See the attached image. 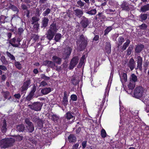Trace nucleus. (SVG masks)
Instances as JSON below:
<instances>
[{
	"instance_id": "aec40b11",
	"label": "nucleus",
	"mask_w": 149,
	"mask_h": 149,
	"mask_svg": "<svg viewBox=\"0 0 149 149\" xmlns=\"http://www.w3.org/2000/svg\"><path fill=\"white\" fill-rule=\"evenodd\" d=\"M51 91V89L50 87L45 88L42 89L41 91L42 94L45 95L48 94Z\"/></svg>"
},
{
	"instance_id": "864d4df0",
	"label": "nucleus",
	"mask_w": 149,
	"mask_h": 149,
	"mask_svg": "<svg viewBox=\"0 0 149 149\" xmlns=\"http://www.w3.org/2000/svg\"><path fill=\"white\" fill-rule=\"evenodd\" d=\"M39 119L38 117H37L36 116L34 115L32 118V121L36 123Z\"/></svg>"
},
{
	"instance_id": "de8ad7c7",
	"label": "nucleus",
	"mask_w": 149,
	"mask_h": 149,
	"mask_svg": "<svg viewBox=\"0 0 149 149\" xmlns=\"http://www.w3.org/2000/svg\"><path fill=\"white\" fill-rule=\"evenodd\" d=\"M59 119V117L55 115H53L52 116V119L54 121H57Z\"/></svg>"
},
{
	"instance_id": "37998d69",
	"label": "nucleus",
	"mask_w": 149,
	"mask_h": 149,
	"mask_svg": "<svg viewBox=\"0 0 149 149\" xmlns=\"http://www.w3.org/2000/svg\"><path fill=\"white\" fill-rule=\"evenodd\" d=\"M96 12V10L95 9H94L93 10H92L90 11H87L86 12L88 14L91 15H95Z\"/></svg>"
},
{
	"instance_id": "423d86ee",
	"label": "nucleus",
	"mask_w": 149,
	"mask_h": 149,
	"mask_svg": "<svg viewBox=\"0 0 149 149\" xmlns=\"http://www.w3.org/2000/svg\"><path fill=\"white\" fill-rule=\"evenodd\" d=\"M28 106L31 109L35 111H38L41 110L42 104L39 102H34L31 104H29Z\"/></svg>"
},
{
	"instance_id": "c85d7f7f",
	"label": "nucleus",
	"mask_w": 149,
	"mask_h": 149,
	"mask_svg": "<svg viewBox=\"0 0 149 149\" xmlns=\"http://www.w3.org/2000/svg\"><path fill=\"white\" fill-rule=\"evenodd\" d=\"M8 8L11 9L13 11L17 12V13L19 11V9L16 7L12 5L11 3L8 6Z\"/></svg>"
},
{
	"instance_id": "412c9836",
	"label": "nucleus",
	"mask_w": 149,
	"mask_h": 149,
	"mask_svg": "<svg viewBox=\"0 0 149 149\" xmlns=\"http://www.w3.org/2000/svg\"><path fill=\"white\" fill-rule=\"evenodd\" d=\"M52 60L54 62L58 64H60L61 62V59L56 56H54L52 58Z\"/></svg>"
},
{
	"instance_id": "473e14b6",
	"label": "nucleus",
	"mask_w": 149,
	"mask_h": 149,
	"mask_svg": "<svg viewBox=\"0 0 149 149\" xmlns=\"http://www.w3.org/2000/svg\"><path fill=\"white\" fill-rule=\"evenodd\" d=\"M121 80L122 82H126L127 81V77L126 73H123L122 74V76L121 78Z\"/></svg>"
},
{
	"instance_id": "6e6552de",
	"label": "nucleus",
	"mask_w": 149,
	"mask_h": 149,
	"mask_svg": "<svg viewBox=\"0 0 149 149\" xmlns=\"http://www.w3.org/2000/svg\"><path fill=\"white\" fill-rule=\"evenodd\" d=\"M78 60L79 58L77 56L73 57L70 61L69 69L70 70L73 69L77 64Z\"/></svg>"
},
{
	"instance_id": "338daca9",
	"label": "nucleus",
	"mask_w": 149,
	"mask_h": 149,
	"mask_svg": "<svg viewBox=\"0 0 149 149\" xmlns=\"http://www.w3.org/2000/svg\"><path fill=\"white\" fill-rule=\"evenodd\" d=\"M40 10L38 8H37L36 9V13L37 15L39 16L40 15Z\"/></svg>"
},
{
	"instance_id": "0e129e2a",
	"label": "nucleus",
	"mask_w": 149,
	"mask_h": 149,
	"mask_svg": "<svg viewBox=\"0 0 149 149\" xmlns=\"http://www.w3.org/2000/svg\"><path fill=\"white\" fill-rule=\"evenodd\" d=\"M39 26V24L38 23H36L33 25V27L36 30H37Z\"/></svg>"
},
{
	"instance_id": "7ed1b4c3",
	"label": "nucleus",
	"mask_w": 149,
	"mask_h": 149,
	"mask_svg": "<svg viewBox=\"0 0 149 149\" xmlns=\"http://www.w3.org/2000/svg\"><path fill=\"white\" fill-rule=\"evenodd\" d=\"M15 140L12 138L4 139L0 141V146L6 148L11 146L15 142Z\"/></svg>"
},
{
	"instance_id": "f8f14e48",
	"label": "nucleus",
	"mask_w": 149,
	"mask_h": 149,
	"mask_svg": "<svg viewBox=\"0 0 149 149\" xmlns=\"http://www.w3.org/2000/svg\"><path fill=\"white\" fill-rule=\"evenodd\" d=\"M137 59L136 62L137 64V69H139L141 71L142 70V58L140 56H138L137 57Z\"/></svg>"
},
{
	"instance_id": "c03bdc74",
	"label": "nucleus",
	"mask_w": 149,
	"mask_h": 149,
	"mask_svg": "<svg viewBox=\"0 0 149 149\" xmlns=\"http://www.w3.org/2000/svg\"><path fill=\"white\" fill-rule=\"evenodd\" d=\"M41 78L45 80H48L50 79L49 77L46 76L45 74H42L41 75Z\"/></svg>"
},
{
	"instance_id": "e2e57ef3",
	"label": "nucleus",
	"mask_w": 149,
	"mask_h": 149,
	"mask_svg": "<svg viewBox=\"0 0 149 149\" xmlns=\"http://www.w3.org/2000/svg\"><path fill=\"white\" fill-rule=\"evenodd\" d=\"M149 101H148V103H146L147 105L145 108V111L147 113L149 112Z\"/></svg>"
},
{
	"instance_id": "a878e982",
	"label": "nucleus",
	"mask_w": 149,
	"mask_h": 149,
	"mask_svg": "<svg viewBox=\"0 0 149 149\" xmlns=\"http://www.w3.org/2000/svg\"><path fill=\"white\" fill-rule=\"evenodd\" d=\"M149 10V4L144 5L141 8V11L143 12H145Z\"/></svg>"
},
{
	"instance_id": "2f4dec72",
	"label": "nucleus",
	"mask_w": 149,
	"mask_h": 149,
	"mask_svg": "<svg viewBox=\"0 0 149 149\" xmlns=\"http://www.w3.org/2000/svg\"><path fill=\"white\" fill-rule=\"evenodd\" d=\"M62 36L61 34L59 33H56L54 38V39L56 42H58L60 40Z\"/></svg>"
},
{
	"instance_id": "603ef678",
	"label": "nucleus",
	"mask_w": 149,
	"mask_h": 149,
	"mask_svg": "<svg viewBox=\"0 0 149 149\" xmlns=\"http://www.w3.org/2000/svg\"><path fill=\"white\" fill-rule=\"evenodd\" d=\"M15 65L17 68L20 69L21 68V65L18 62H16L15 63Z\"/></svg>"
},
{
	"instance_id": "6ab92c4d",
	"label": "nucleus",
	"mask_w": 149,
	"mask_h": 149,
	"mask_svg": "<svg viewBox=\"0 0 149 149\" xmlns=\"http://www.w3.org/2000/svg\"><path fill=\"white\" fill-rule=\"evenodd\" d=\"M74 11L75 15L79 18L81 17L83 14V10L81 9H77L74 10Z\"/></svg>"
},
{
	"instance_id": "0eeeda50",
	"label": "nucleus",
	"mask_w": 149,
	"mask_h": 149,
	"mask_svg": "<svg viewBox=\"0 0 149 149\" xmlns=\"http://www.w3.org/2000/svg\"><path fill=\"white\" fill-rule=\"evenodd\" d=\"M72 50L71 48L69 47H66L65 51L63 53V58L64 59L69 58Z\"/></svg>"
},
{
	"instance_id": "052dcab7",
	"label": "nucleus",
	"mask_w": 149,
	"mask_h": 149,
	"mask_svg": "<svg viewBox=\"0 0 149 149\" xmlns=\"http://www.w3.org/2000/svg\"><path fill=\"white\" fill-rule=\"evenodd\" d=\"M36 90V87L35 86V85L33 86V88H32V90L31 91L30 93L34 95V93L35 92Z\"/></svg>"
},
{
	"instance_id": "4468645a",
	"label": "nucleus",
	"mask_w": 149,
	"mask_h": 149,
	"mask_svg": "<svg viewBox=\"0 0 149 149\" xmlns=\"http://www.w3.org/2000/svg\"><path fill=\"white\" fill-rule=\"evenodd\" d=\"M30 84V80L24 82L23 86L20 88V90L22 92L25 91L27 89L28 86H29Z\"/></svg>"
},
{
	"instance_id": "5fc2aeb1",
	"label": "nucleus",
	"mask_w": 149,
	"mask_h": 149,
	"mask_svg": "<svg viewBox=\"0 0 149 149\" xmlns=\"http://www.w3.org/2000/svg\"><path fill=\"white\" fill-rule=\"evenodd\" d=\"M77 3L80 7L83 6L84 5V3L81 0L78 1L77 2Z\"/></svg>"
},
{
	"instance_id": "c9c22d12",
	"label": "nucleus",
	"mask_w": 149,
	"mask_h": 149,
	"mask_svg": "<svg viewBox=\"0 0 149 149\" xmlns=\"http://www.w3.org/2000/svg\"><path fill=\"white\" fill-rule=\"evenodd\" d=\"M36 124L38 125V126L41 127H42L43 126V121L41 119H39L36 122Z\"/></svg>"
},
{
	"instance_id": "7c9ffc66",
	"label": "nucleus",
	"mask_w": 149,
	"mask_h": 149,
	"mask_svg": "<svg viewBox=\"0 0 149 149\" xmlns=\"http://www.w3.org/2000/svg\"><path fill=\"white\" fill-rule=\"evenodd\" d=\"M135 86V83L130 81L129 84L127 86L130 90H133Z\"/></svg>"
},
{
	"instance_id": "a18cd8bd",
	"label": "nucleus",
	"mask_w": 149,
	"mask_h": 149,
	"mask_svg": "<svg viewBox=\"0 0 149 149\" xmlns=\"http://www.w3.org/2000/svg\"><path fill=\"white\" fill-rule=\"evenodd\" d=\"M130 46L131 45H130L127 50V54L128 56L130 55L131 54L132 51L133 49L132 47Z\"/></svg>"
},
{
	"instance_id": "9d476101",
	"label": "nucleus",
	"mask_w": 149,
	"mask_h": 149,
	"mask_svg": "<svg viewBox=\"0 0 149 149\" xmlns=\"http://www.w3.org/2000/svg\"><path fill=\"white\" fill-rule=\"evenodd\" d=\"M79 75H73L71 78V83L74 85H76L79 83L80 80Z\"/></svg>"
},
{
	"instance_id": "ddd939ff",
	"label": "nucleus",
	"mask_w": 149,
	"mask_h": 149,
	"mask_svg": "<svg viewBox=\"0 0 149 149\" xmlns=\"http://www.w3.org/2000/svg\"><path fill=\"white\" fill-rule=\"evenodd\" d=\"M49 19L47 17H44L41 22V27L43 29L45 28L48 25Z\"/></svg>"
},
{
	"instance_id": "69168bd1",
	"label": "nucleus",
	"mask_w": 149,
	"mask_h": 149,
	"mask_svg": "<svg viewBox=\"0 0 149 149\" xmlns=\"http://www.w3.org/2000/svg\"><path fill=\"white\" fill-rule=\"evenodd\" d=\"M61 67L60 66H56L55 70L58 72H60L61 70Z\"/></svg>"
},
{
	"instance_id": "f3484780",
	"label": "nucleus",
	"mask_w": 149,
	"mask_h": 149,
	"mask_svg": "<svg viewBox=\"0 0 149 149\" xmlns=\"http://www.w3.org/2000/svg\"><path fill=\"white\" fill-rule=\"evenodd\" d=\"M144 48V45L140 44L139 45H136V47L135 49V52L136 53H140Z\"/></svg>"
},
{
	"instance_id": "f03ea898",
	"label": "nucleus",
	"mask_w": 149,
	"mask_h": 149,
	"mask_svg": "<svg viewBox=\"0 0 149 149\" xmlns=\"http://www.w3.org/2000/svg\"><path fill=\"white\" fill-rule=\"evenodd\" d=\"M79 39L78 40L77 43L79 44L77 49L80 51H83L86 47L87 42V39L85 38L83 35H79Z\"/></svg>"
},
{
	"instance_id": "09e8293b",
	"label": "nucleus",
	"mask_w": 149,
	"mask_h": 149,
	"mask_svg": "<svg viewBox=\"0 0 149 149\" xmlns=\"http://www.w3.org/2000/svg\"><path fill=\"white\" fill-rule=\"evenodd\" d=\"M112 29V27L111 26H109L104 31V35H106L108 34Z\"/></svg>"
},
{
	"instance_id": "6e6d98bb",
	"label": "nucleus",
	"mask_w": 149,
	"mask_h": 149,
	"mask_svg": "<svg viewBox=\"0 0 149 149\" xmlns=\"http://www.w3.org/2000/svg\"><path fill=\"white\" fill-rule=\"evenodd\" d=\"M31 37L33 38L34 40L36 41L38 38L39 36L37 35L32 34Z\"/></svg>"
},
{
	"instance_id": "4be33fe9",
	"label": "nucleus",
	"mask_w": 149,
	"mask_h": 149,
	"mask_svg": "<svg viewBox=\"0 0 149 149\" xmlns=\"http://www.w3.org/2000/svg\"><path fill=\"white\" fill-rule=\"evenodd\" d=\"M128 4L126 1H123L121 5V7L123 9L128 10L129 9Z\"/></svg>"
},
{
	"instance_id": "4d7b16f0",
	"label": "nucleus",
	"mask_w": 149,
	"mask_h": 149,
	"mask_svg": "<svg viewBox=\"0 0 149 149\" xmlns=\"http://www.w3.org/2000/svg\"><path fill=\"white\" fill-rule=\"evenodd\" d=\"M147 25L145 24H143L139 26L140 28L142 29H145L147 28Z\"/></svg>"
},
{
	"instance_id": "774afa93",
	"label": "nucleus",
	"mask_w": 149,
	"mask_h": 149,
	"mask_svg": "<svg viewBox=\"0 0 149 149\" xmlns=\"http://www.w3.org/2000/svg\"><path fill=\"white\" fill-rule=\"evenodd\" d=\"M86 141H83L82 143V145L83 148H84L86 147Z\"/></svg>"
},
{
	"instance_id": "79ce46f5",
	"label": "nucleus",
	"mask_w": 149,
	"mask_h": 149,
	"mask_svg": "<svg viewBox=\"0 0 149 149\" xmlns=\"http://www.w3.org/2000/svg\"><path fill=\"white\" fill-rule=\"evenodd\" d=\"M6 54L12 60H15V58L14 56L12 54H11L10 52H6Z\"/></svg>"
},
{
	"instance_id": "8fccbe9b",
	"label": "nucleus",
	"mask_w": 149,
	"mask_h": 149,
	"mask_svg": "<svg viewBox=\"0 0 149 149\" xmlns=\"http://www.w3.org/2000/svg\"><path fill=\"white\" fill-rule=\"evenodd\" d=\"M47 85V83L44 81H43L41 82L40 83V85L39 86L43 87L44 86H45Z\"/></svg>"
},
{
	"instance_id": "dca6fc26",
	"label": "nucleus",
	"mask_w": 149,
	"mask_h": 149,
	"mask_svg": "<svg viewBox=\"0 0 149 149\" xmlns=\"http://www.w3.org/2000/svg\"><path fill=\"white\" fill-rule=\"evenodd\" d=\"M6 126L7 125L6 120H4L3 121L2 125L1 128V131L3 133H4L6 132L7 130Z\"/></svg>"
},
{
	"instance_id": "bb28decb",
	"label": "nucleus",
	"mask_w": 149,
	"mask_h": 149,
	"mask_svg": "<svg viewBox=\"0 0 149 149\" xmlns=\"http://www.w3.org/2000/svg\"><path fill=\"white\" fill-rule=\"evenodd\" d=\"M130 40L129 39H127L126 40V42L125 43L122 48V49L123 50H125L127 48V47L129 46V44L130 43Z\"/></svg>"
},
{
	"instance_id": "4c0bfd02",
	"label": "nucleus",
	"mask_w": 149,
	"mask_h": 149,
	"mask_svg": "<svg viewBox=\"0 0 149 149\" xmlns=\"http://www.w3.org/2000/svg\"><path fill=\"white\" fill-rule=\"evenodd\" d=\"M51 11V10L49 8H47L46 10L43 12V15L44 16H47L49 14Z\"/></svg>"
},
{
	"instance_id": "a211bd4d",
	"label": "nucleus",
	"mask_w": 149,
	"mask_h": 149,
	"mask_svg": "<svg viewBox=\"0 0 149 149\" xmlns=\"http://www.w3.org/2000/svg\"><path fill=\"white\" fill-rule=\"evenodd\" d=\"M105 52L107 54H109L111 52V45L110 43L109 42H106V46L105 47Z\"/></svg>"
},
{
	"instance_id": "ea45409f",
	"label": "nucleus",
	"mask_w": 149,
	"mask_h": 149,
	"mask_svg": "<svg viewBox=\"0 0 149 149\" xmlns=\"http://www.w3.org/2000/svg\"><path fill=\"white\" fill-rule=\"evenodd\" d=\"M56 66V64L54 62H53L51 61H49V64L48 65V67L51 68H54Z\"/></svg>"
},
{
	"instance_id": "20e7f679",
	"label": "nucleus",
	"mask_w": 149,
	"mask_h": 149,
	"mask_svg": "<svg viewBox=\"0 0 149 149\" xmlns=\"http://www.w3.org/2000/svg\"><path fill=\"white\" fill-rule=\"evenodd\" d=\"M24 122L26 124L25 130L29 133H32L34 130V127L33 124L30 121L29 119L26 118L25 119Z\"/></svg>"
},
{
	"instance_id": "72a5a7b5",
	"label": "nucleus",
	"mask_w": 149,
	"mask_h": 149,
	"mask_svg": "<svg viewBox=\"0 0 149 149\" xmlns=\"http://www.w3.org/2000/svg\"><path fill=\"white\" fill-rule=\"evenodd\" d=\"M124 39L123 37H119L118 40V46H120L124 42Z\"/></svg>"
},
{
	"instance_id": "c756f323",
	"label": "nucleus",
	"mask_w": 149,
	"mask_h": 149,
	"mask_svg": "<svg viewBox=\"0 0 149 149\" xmlns=\"http://www.w3.org/2000/svg\"><path fill=\"white\" fill-rule=\"evenodd\" d=\"M21 40L20 38H18L16 40V42H18V43L17 44H14L13 43L10 42V44L13 47H18L19 45H20V44L19 42L21 41Z\"/></svg>"
},
{
	"instance_id": "f704fd0d",
	"label": "nucleus",
	"mask_w": 149,
	"mask_h": 149,
	"mask_svg": "<svg viewBox=\"0 0 149 149\" xmlns=\"http://www.w3.org/2000/svg\"><path fill=\"white\" fill-rule=\"evenodd\" d=\"M141 21L145 20L148 17V14H141L140 16Z\"/></svg>"
},
{
	"instance_id": "2eb2a0df",
	"label": "nucleus",
	"mask_w": 149,
	"mask_h": 149,
	"mask_svg": "<svg viewBox=\"0 0 149 149\" xmlns=\"http://www.w3.org/2000/svg\"><path fill=\"white\" fill-rule=\"evenodd\" d=\"M67 93V92L66 91L64 92V96L62 101V104L65 107L66 106L68 102Z\"/></svg>"
},
{
	"instance_id": "3c124183",
	"label": "nucleus",
	"mask_w": 149,
	"mask_h": 149,
	"mask_svg": "<svg viewBox=\"0 0 149 149\" xmlns=\"http://www.w3.org/2000/svg\"><path fill=\"white\" fill-rule=\"evenodd\" d=\"M71 99L73 101H76L77 100V97L75 95L73 94L71 96Z\"/></svg>"
},
{
	"instance_id": "680f3d73",
	"label": "nucleus",
	"mask_w": 149,
	"mask_h": 149,
	"mask_svg": "<svg viewBox=\"0 0 149 149\" xmlns=\"http://www.w3.org/2000/svg\"><path fill=\"white\" fill-rule=\"evenodd\" d=\"M24 30L22 28H19L18 30V33L19 35H21V34L23 32Z\"/></svg>"
},
{
	"instance_id": "393cba45",
	"label": "nucleus",
	"mask_w": 149,
	"mask_h": 149,
	"mask_svg": "<svg viewBox=\"0 0 149 149\" xmlns=\"http://www.w3.org/2000/svg\"><path fill=\"white\" fill-rule=\"evenodd\" d=\"M130 79V81L135 83L138 80L137 77L134 74H132Z\"/></svg>"
},
{
	"instance_id": "1a4fd4ad",
	"label": "nucleus",
	"mask_w": 149,
	"mask_h": 149,
	"mask_svg": "<svg viewBox=\"0 0 149 149\" xmlns=\"http://www.w3.org/2000/svg\"><path fill=\"white\" fill-rule=\"evenodd\" d=\"M81 19L80 24L84 28L83 29V30H84V29L86 28L88 25L89 22L88 19L84 16L82 17L81 18Z\"/></svg>"
},
{
	"instance_id": "bf43d9fd",
	"label": "nucleus",
	"mask_w": 149,
	"mask_h": 149,
	"mask_svg": "<svg viewBox=\"0 0 149 149\" xmlns=\"http://www.w3.org/2000/svg\"><path fill=\"white\" fill-rule=\"evenodd\" d=\"M32 20L34 21V22H36L39 21L40 19L39 18L33 16L32 17Z\"/></svg>"
},
{
	"instance_id": "49530a36",
	"label": "nucleus",
	"mask_w": 149,
	"mask_h": 149,
	"mask_svg": "<svg viewBox=\"0 0 149 149\" xmlns=\"http://www.w3.org/2000/svg\"><path fill=\"white\" fill-rule=\"evenodd\" d=\"M101 134L102 137L103 138H104L106 136V133L104 129H102L101 130Z\"/></svg>"
},
{
	"instance_id": "f257e3e1",
	"label": "nucleus",
	"mask_w": 149,
	"mask_h": 149,
	"mask_svg": "<svg viewBox=\"0 0 149 149\" xmlns=\"http://www.w3.org/2000/svg\"><path fill=\"white\" fill-rule=\"evenodd\" d=\"M58 27L56 24L53 23L49 26V29L46 33L47 38L49 40H51L54 37L55 33L58 30Z\"/></svg>"
},
{
	"instance_id": "a19ab883",
	"label": "nucleus",
	"mask_w": 149,
	"mask_h": 149,
	"mask_svg": "<svg viewBox=\"0 0 149 149\" xmlns=\"http://www.w3.org/2000/svg\"><path fill=\"white\" fill-rule=\"evenodd\" d=\"M1 93L3 95V96L5 99L7 98V97L8 96L9 94V93L8 91L5 92L3 91L1 92Z\"/></svg>"
},
{
	"instance_id": "9b49d317",
	"label": "nucleus",
	"mask_w": 149,
	"mask_h": 149,
	"mask_svg": "<svg viewBox=\"0 0 149 149\" xmlns=\"http://www.w3.org/2000/svg\"><path fill=\"white\" fill-rule=\"evenodd\" d=\"M128 66L131 70H133L135 67V63L134 59L131 58L127 64Z\"/></svg>"
},
{
	"instance_id": "cd10ccee",
	"label": "nucleus",
	"mask_w": 149,
	"mask_h": 149,
	"mask_svg": "<svg viewBox=\"0 0 149 149\" xmlns=\"http://www.w3.org/2000/svg\"><path fill=\"white\" fill-rule=\"evenodd\" d=\"M74 114L73 113H71V112H68L65 114V116L66 118L68 120H70L74 117Z\"/></svg>"
},
{
	"instance_id": "b1692460",
	"label": "nucleus",
	"mask_w": 149,
	"mask_h": 149,
	"mask_svg": "<svg viewBox=\"0 0 149 149\" xmlns=\"http://www.w3.org/2000/svg\"><path fill=\"white\" fill-rule=\"evenodd\" d=\"M68 139L70 142H74L76 141V138L74 135L70 134L68 137Z\"/></svg>"
},
{
	"instance_id": "13d9d810",
	"label": "nucleus",
	"mask_w": 149,
	"mask_h": 149,
	"mask_svg": "<svg viewBox=\"0 0 149 149\" xmlns=\"http://www.w3.org/2000/svg\"><path fill=\"white\" fill-rule=\"evenodd\" d=\"M21 8L23 10H27L28 7L27 6L24 4H22L21 6Z\"/></svg>"
},
{
	"instance_id": "5701e85b",
	"label": "nucleus",
	"mask_w": 149,
	"mask_h": 149,
	"mask_svg": "<svg viewBox=\"0 0 149 149\" xmlns=\"http://www.w3.org/2000/svg\"><path fill=\"white\" fill-rule=\"evenodd\" d=\"M25 127L24 125L23 124L18 125L17 126V129L19 132H23L25 129Z\"/></svg>"
},
{
	"instance_id": "58836bf2",
	"label": "nucleus",
	"mask_w": 149,
	"mask_h": 149,
	"mask_svg": "<svg viewBox=\"0 0 149 149\" xmlns=\"http://www.w3.org/2000/svg\"><path fill=\"white\" fill-rule=\"evenodd\" d=\"M33 95L30 93L29 95L26 97L25 100L29 101H30L31 100Z\"/></svg>"
},
{
	"instance_id": "e433bc0d",
	"label": "nucleus",
	"mask_w": 149,
	"mask_h": 149,
	"mask_svg": "<svg viewBox=\"0 0 149 149\" xmlns=\"http://www.w3.org/2000/svg\"><path fill=\"white\" fill-rule=\"evenodd\" d=\"M6 17L2 15L0 16V23L1 24L4 23L5 22V19Z\"/></svg>"
},
{
	"instance_id": "39448f33",
	"label": "nucleus",
	"mask_w": 149,
	"mask_h": 149,
	"mask_svg": "<svg viewBox=\"0 0 149 149\" xmlns=\"http://www.w3.org/2000/svg\"><path fill=\"white\" fill-rule=\"evenodd\" d=\"M144 92L143 88L141 86H139L135 88L134 90V97L137 98L141 97Z\"/></svg>"
}]
</instances>
